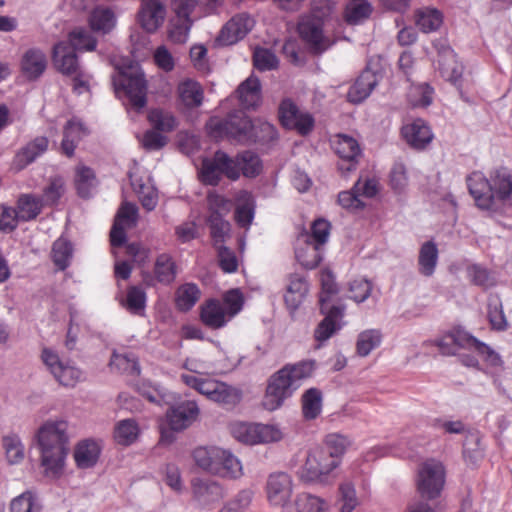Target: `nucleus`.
<instances>
[{
  "label": "nucleus",
  "mask_w": 512,
  "mask_h": 512,
  "mask_svg": "<svg viewBox=\"0 0 512 512\" xmlns=\"http://www.w3.org/2000/svg\"><path fill=\"white\" fill-rule=\"evenodd\" d=\"M350 445L348 437L339 433L328 434L322 447L308 453L305 464L298 472L299 478L306 483H325L328 475L340 465Z\"/></svg>",
  "instance_id": "obj_1"
},
{
  "label": "nucleus",
  "mask_w": 512,
  "mask_h": 512,
  "mask_svg": "<svg viewBox=\"0 0 512 512\" xmlns=\"http://www.w3.org/2000/svg\"><path fill=\"white\" fill-rule=\"evenodd\" d=\"M65 421L44 423L36 435L41 451V464L47 475L58 477L62 474L68 452V436Z\"/></svg>",
  "instance_id": "obj_2"
},
{
  "label": "nucleus",
  "mask_w": 512,
  "mask_h": 512,
  "mask_svg": "<svg viewBox=\"0 0 512 512\" xmlns=\"http://www.w3.org/2000/svg\"><path fill=\"white\" fill-rule=\"evenodd\" d=\"M325 6L320 10L313 8L303 15L297 25L298 34L310 53L321 55L331 48L335 40L325 29V22L330 14V8L325 0Z\"/></svg>",
  "instance_id": "obj_3"
},
{
  "label": "nucleus",
  "mask_w": 512,
  "mask_h": 512,
  "mask_svg": "<svg viewBox=\"0 0 512 512\" xmlns=\"http://www.w3.org/2000/svg\"><path fill=\"white\" fill-rule=\"evenodd\" d=\"M252 120L242 110H234L225 118L212 117L206 124L208 134L215 139L225 137L247 143Z\"/></svg>",
  "instance_id": "obj_4"
},
{
  "label": "nucleus",
  "mask_w": 512,
  "mask_h": 512,
  "mask_svg": "<svg viewBox=\"0 0 512 512\" xmlns=\"http://www.w3.org/2000/svg\"><path fill=\"white\" fill-rule=\"evenodd\" d=\"M445 485V468L440 461L423 462L417 474L416 486L421 500L432 501L440 497Z\"/></svg>",
  "instance_id": "obj_5"
},
{
  "label": "nucleus",
  "mask_w": 512,
  "mask_h": 512,
  "mask_svg": "<svg viewBox=\"0 0 512 512\" xmlns=\"http://www.w3.org/2000/svg\"><path fill=\"white\" fill-rule=\"evenodd\" d=\"M116 92L122 90L129 105L141 110L147 104V81L144 73L139 69L130 68L128 71H121L118 78L113 80Z\"/></svg>",
  "instance_id": "obj_6"
},
{
  "label": "nucleus",
  "mask_w": 512,
  "mask_h": 512,
  "mask_svg": "<svg viewBox=\"0 0 512 512\" xmlns=\"http://www.w3.org/2000/svg\"><path fill=\"white\" fill-rule=\"evenodd\" d=\"M234 167L232 158L226 152L217 150L212 158H205L202 161L200 179L204 184L211 186H217L223 176L235 181L238 179V172Z\"/></svg>",
  "instance_id": "obj_7"
},
{
  "label": "nucleus",
  "mask_w": 512,
  "mask_h": 512,
  "mask_svg": "<svg viewBox=\"0 0 512 512\" xmlns=\"http://www.w3.org/2000/svg\"><path fill=\"white\" fill-rule=\"evenodd\" d=\"M199 408L195 401L186 400L169 405L166 420L169 430L161 429V440L172 442L173 432H179L189 427L197 418Z\"/></svg>",
  "instance_id": "obj_8"
},
{
  "label": "nucleus",
  "mask_w": 512,
  "mask_h": 512,
  "mask_svg": "<svg viewBox=\"0 0 512 512\" xmlns=\"http://www.w3.org/2000/svg\"><path fill=\"white\" fill-rule=\"evenodd\" d=\"M289 375L287 369H280L270 377L263 399L266 410L274 411L280 408L299 388L300 383H294Z\"/></svg>",
  "instance_id": "obj_9"
},
{
  "label": "nucleus",
  "mask_w": 512,
  "mask_h": 512,
  "mask_svg": "<svg viewBox=\"0 0 512 512\" xmlns=\"http://www.w3.org/2000/svg\"><path fill=\"white\" fill-rule=\"evenodd\" d=\"M231 433L236 440L249 445L280 439V431L274 426L258 423H235L231 427Z\"/></svg>",
  "instance_id": "obj_10"
},
{
  "label": "nucleus",
  "mask_w": 512,
  "mask_h": 512,
  "mask_svg": "<svg viewBox=\"0 0 512 512\" xmlns=\"http://www.w3.org/2000/svg\"><path fill=\"white\" fill-rule=\"evenodd\" d=\"M41 358L54 378L65 387H74L82 377V371L69 361H63L50 348L42 350Z\"/></svg>",
  "instance_id": "obj_11"
},
{
  "label": "nucleus",
  "mask_w": 512,
  "mask_h": 512,
  "mask_svg": "<svg viewBox=\"0 0 512 512\" xmlns=\"http://www.w3.org/2000/svg\"><path fill=\"white\" fill-rule=\"evenodd\" d=\"M279 118L284 127L294 129L303 136L312 131L315 123L313 116L301 111L291 99H284L281 102Z\"/></svg>",
  "instance_id": "obj_12"
},
{
  "label": "nucleus",
  "mask_w": 512,
  "mask_h": 512,
  "mask_svg": "<svg viewBox=\"0 0 512 512\" xmlns=\"http://www.w3.org/2000/svg\"><path fill=\"white\" fill-rule=\"evenodd\" d=\"M255 21L247 12L234 15L220 30L216 42L220 46H229L243 39L254 27Z\"/></svg>",
  "instance_id": "obj_13"
},
{
  "label": "nucleus",
  "mask_w": 512,
  "mask_h": 512,
  "mask_svg": "<svg viewBox=\"0 0 512 512\" xmlns=\"http://www.w3.org/2000/svg\"><path fill=\"white\" fill-rule=\"evenodd\" d=\"M167 0H140L137 21L147 33H154L164 23L167 16Z\"/></svg>",
  "instance_id": "obj_14"
},
{
  "label": "nucleus",
  "mask_w": 512,
  "mask_h": 512,
  "mask_svg": "<svg viewBox=\"0 0 512 512\" xmlns=\"http://www.w3.org/2000/svg\"><path fill=\"white\" fill-rule=\"evenodd\" d=\"M437 58L434 63L437 64L441 76L452 83L455 87H461V79L464 67L458 62L454 50L445 44L436 45Z\"/></svg>",
  "instance_id": "obj_15"
},
{
  "label": "nucleus",
  "mask_w": 512,
  "mask_h": 512,
  "mask_svg": "<svg viewBox=\"0 0 512 512\" xmlns=\"http://www.w3.org/2000/svg\"><path fill=\"white\" fill-rule=\"evenodd\" d=\"M266 492L272 506L284 507L289 503L293 492L291 476L286 472L271 473L267 479Z\"/></svg>",
  "instance_id": "obj_16"
},
{
  "label": "nucleus",
  "mask_w": 512,
  "mask_h": 512,
  "mask_svg": "<svg viewBox=\"0 0 512 512\" xmlns=\"http://www.w3.org/2000/svg\"><path fill=\"white\" fill-rule=\"evenodd\" d=\"M452 341L455 344L457 351L459 349L474 350L479 355L483 356L486 361L491 365H498L500 362L499 355L486 343L481 342L469 332L460 327L453 328L449 331Z\"/></svg>",
  "instance_id": "obj_17"
},
{
  "label": "nucleus",
  "mask_w": 512,
  "mask_h": 512,
  "mask_svg": "<svg viewBox=\"0 0 512 512\" xmlns=\"http://www.w3.org/2000/svg\"><path fill=\"white\" fill-rule=\"evenodd\" d=\"M466 182L469 193L480 209L489 210L494 206V192L490 179H487L482 172H472L467 176Z\"/></svg>",
  "instance_id": "obj_18"
},
{
  "label": "nucleus",
  "mask_w": 512,
  "mask_h": 512,
  "mask_svg": "<svg viewBox=\"0 0 512 512\" xmlns=\"http://www.w3.org/2000/svg\"><path fill=\"white\" fill-rule=\"evenodd\" d=\"M344 309L345 307L342 305L333 304L331 306H326L322 303V307H320V313L325 317L317 325L314 331V337L316 341L324 342L341 329V325L338 320L343 317Z\"/></svg>",
  "instance_id": "obj_19"
},
{
  "label": "nucleus",
  "mask_w": 512,
  "mask_h": 512,
  "mask_svg": "<svg viewBox=\"0 0 512 512\" xmlns=\"http://www.w3.org/2000/svg\"><path fill=\"white\" fill-rule=\"evenodd\" d=\"M49 146V139L45 136H37L20 148L15 154L12 166L16 171L25 169L42 156Z\"/></svg>",
  "instance_id": "obj_20"
},
{
  "label": "nucleus",
  "mask_w": 512,
  "mask_h": 512,
  "mask_svg": "<svg viewBox=\"0 0 512 512\" xmlns=\"http://www.w3.org/2000/svg\"><path fill=\"white\" fill-rule=\"evenodd\" d=\"M288 284L284 294V302L290 314H294L303 303L309 291L307 278L303 274L288 275Z\"/></svg>",
  "instance_id": "obj_21"
},
{
  "label": "nucleus",
  "mask_w": 512,
  "mask_h": 512,
  "mask_svg": "<svg viewBox=\"0 0 512 512\" xmlns=\"http://www.w3.org/2000/svg\"><path fill=\"white\" fill-rule=\"evenodd\" d=\"M52 60L55 68L64 75L76 74L79 71L77 53L74 51V47L65 41L54 45Z\"/></svg>",
  "instance_id": "obj_22"
},
{
  "label": "nucleus",
  "mask_w": 512,
  "mask_h": 512,
  "mask_svg": "<svg viewBox=\"0 0 512 512\" xmlns=\"http://www.w3.org/2000/svg\"><path fill=\"white\" fill-rule=\"evenodd\" d=\"M377 85V74L370 69H365L349 88L347 100L353 104H360L370 96Z\"/></svg>",
  "instance_id": "obj_23"
},
{
  "label": "nucleus",
  "mask_w": 512,
  "mask_h": 512,
  "mask_svg": "<svg viewBox=\"0 0 512 512\" xmlns=\"http://www.w3.org/2000/svg\"><path fill=\"white\" fill-rule=\"evenodd\" d=\"M47 57L39 48H30L22 56L21 70L29 80L38 79L46 70Z\"/></svg>",
  "instance_id": "obj_24"
},
{
  "label": "nucleus",
  "mask_w": 512,
  "mask_h": 512,
  "mask_svg": "<svg viewBox=\"0 0 512 512\" xmlns=\"http://www.w3.org/2000/svg\"><path fill=\"white\" fill-rule=\"evenodd\" d=\"M88 134L85 125L77 118L68 120L63 129L61 151L67 157L74 155L77 144Z\"/></svg>",
  "instance_id": "obj_25"
},
{
  "label": "nucleus",
  "mask_w": 512,
  "mask_h": 512,
  "mask_svg": "<svg viewBox=\"0 0 512 512\" xmlns=\"http://www.w3.org/2000/svg\"><path fill=\"white\" fill-rule=\"evenodd\" d=\"M295 256L302 267L314 269L323 259V247L298 237L295 245Z\"/></svg>",
  "instance_id": "obj_26"
},
{
  "label": "nucleus",
  "mask_w": 512,
  "mask_h": 512,
  "mask_svg": "<svg viewBox=\"0 0 512 512\" xmlns=\"http://www.w3.org/2000/svg\"><path fill=\"white\" fill-rule=\"evenodd\" d=\"M402 134L407 143L416 148L423 149L432 141L433 134L423 119H415L411 124L402 128Z\"/></svg>",
  "instance_id": "obj_27"
},
{
  "label": "nucleus",
  "mask_w": 512,
  "mask_h": 512,
  "mask_svg": "<svg viewBox=\"0 0 512 512\" xmlns=\"http://www.w3.org/2000/svg\"><path fill=\"white\" fill-rule=\"evenodd\" d=\"M335 151L343 162H347V166L340 165V169L348 172L355 169L357 158L361 154L358 142L347 135H340L335 146Z\"/></svg>",
  "instance_id": "obj_28"
},
{
  "label": "nucleus",
  "mask_w": 512,
  "mask_h": 512,
  "mask_svg": "<svg viewBox=\"0 0 512 512\" xmlns=\"http://www.w3.org/2000/svg\"><path fill=\"white\" fill-rule=\"evenodd\" d=\"M193 493L196 500L203 506L215 503L223 497L222 487L212 480H195Z\"/></svg>",
  "instance_id": "obj_29"
},
{
  "label": "nucleus",
  "mask_w": 512,
  "mask_h": 512,
  "mask_svg": "<svg viewBox=\"0 0 512 512\" xmlns=\"http://www.w3.org/2000/svg\"><path fill=\"white\" fill-rule=\"evenodd\" d=\"M240 104L245 109L255 108L261 98L260 80L251 75L236 90Z\"/></svg>",
  "instance_id": "obj_30"
},
{
  "label": "nucleus",
  "mask_w": 512,
  "mask_h": 512,
  "mask_svg": "<svg viewBox=\"0 0 512 512\" xmlns=\"http://www.w3.org/2000/svg\"><path fill=\"white\" fill-rule=\"evenodd\" d=\"M100 456V447L93 440L81 441L75 448L74 459L80 469L92 468Z\"/></svg>",
  "instance_id": "obj_31"
},
{
  "label": "nucleus",
  "mask_w": 512,
  "mask_h": 512,
  "mask_svg": "<svg viewBox=\"0 0 512 512\" xmlns=\"http://www.w3.org/2000/svg\"><path fill=\"white\" fill-rule=\"evenodd\" d=\"M234 162V169L238 172V178L242 173L245 177L254 178L258 176L262 169V163L259 156L250 150L238 153L235 158H232Z\"/></svg>",
  "instance_id": "obj_32"
},
{
  "label": "nucleus",
  "mask_w": 512,
  "mask_h": 512,
  "mask_svg": "<svg viewBox=\"0 0 512 512\" xmlns=\"http://www.w3.org/2000/svg\"><path fill=\"white\" fill-rule=\"evenodd\" d=\"M492 191L494 192V201H505L512 194V172L506 168H500L490 174Z\"/></svg>",
  "instance_id": "obj_33"
},
{
  "label": "nucleus",
  "mask_w": 512,
  "mask_h": 512,
  "mask_svg": "<svg viewBox=\"0 0 512 512\" xmlns=\"http://www.w3.org/2000/svg\"><path fill=\"white\" fill-rule=\"evenodd\" d=\"M439 258V251L434 241L424 242L419 250L418 266L419 273L430 277L434 274Z\"/></svg>",
  "instance_id": "obj_34"
},
{
  "label": "nucleus",
  "mask_w": 512,
  "mask_h": 512,
  "mask_svg": "<svg viewBox=\"0 0 512 512\" xmlns=\"http://www.w3.org/2000/svg\"><path fill=\"white\" fill-rule=\"evenodd\" d=\"M89 25L92 31L107 34L116 25L115 13L108 7L97 6L89 15Z\"/></svg>",
  "instance_id": "obj_35"
},
{
  "label": "nucleus",
  "mask_w": 512,
  "mask_h": 512,
  "mask_svg": "<svg viewBox=\"0 0 512 512\" xmlns=\"http://www.w3.org/2000/svg\"><path fill=\"white\" fill-rule=\"evenodd\" d=\"M42 199L33 194H21L18 197L16 210L20 221L27 222L35 219L42 211Z\"/></svg>",
  "instance_id": "obj_36"
},
{
  "label": "nucleus",
  "mask_w": 512,
  "mask_h": 512,
  "mask_svg": "<svg viewBox=\"0 0 512 512\" xmlns=\"http://www.w3.org/2000/svg\"><path fill=\"white\" fill-rule=\"evenodd\" d=\"M178 93L181 102L187 108L199 107L203 102V89L193 80L187 79L179 84Z\"/></svg>",
  "instance_id": "obj_37"
},
{
  "label": "nucleus",
  "mask_w": 512,
  "mask_h": 512,
  "mask_svg": "<svg viewBox=\"0 0 512 512\" xmlns=\"http://www.w3.org/2000/svg\"><path fill=\"white\" fill-rule=\"evenodd\" d=\"M154 275L156 280L164 285L171 284L176 278V263L173 258L167 254H159L154 264Z\"/></svg>",
  "instance_id": "obj_38"
},
{
  "label": "nucleus",
  "mask_w": 512,
  "mask_h": 512,
  "mask_svg": "<svg viewBox=\"0 0 512 512\" xmlns=\"http://www.w3.org/2000/svg\"><path fill=\"white\" fill-rule=\"evenodd\" d=\"M487 317L492 329L505 331L508 322L503 311V304L497 294H490L487 299Z\"/></svg>",
  "instance_id": "obj_39"
},
{
  "label": "nucleus",
  "mask_w": 512,
  "mask_h": 512,
  "mask_svg": "<svg viewBox=\"0 0 512 512\" xmlns=\"http://www.w3.org/2000/svg\"><path fill=\"white\" fill-rule=\"evenodd\" d=\"M51 258L54 265L64 271L73 258V244L64 237L58 238L52 245Z\"/></svg>",
  "instance_id": "obj_40"
},
{
  "label": "nucleus",
  "mask_w": 512,
  "mask_h": 512,
  "mask_svg": "<svg viewBox=\"0 0 512 512\" xmlns=\"http://www.w3.org/2000/svg\"><path fill=\"white\" fill-rule=\"evenodd\" d=\"M218 453L217 471L213 474H219L223 477L237 478L242 475V466L240 461L229 451L220 448Z\"/></svg>",
  "instance_id": "obj_41"
},
{
  "label": "nucleus",
  "mask_w": 512,
  "mask_h": 512,
  "mask_svg": "<svg viewBox=\"0 0 512 512\" xmlns=\"http://www.w3.org/2000/svg\"><path fill=\"white\" fill-rule=\"evenodd\" d=\"M322 409V392L317 388H309L302 395V412L307 420L319 416Z\"/></svg>",
  "instance_id": "obj_42"
},
{
  "label": "nucleus",
  "mask_w": 512,
  "mask_h": 512,
  "mask_svg": "<svg viewBox=\"0 0 512 512\" xmlns=\"http://www.w3.org/2000/svg\"><path fill=\"white\" fill-rule=\"evenodd\" d=\"M201 320L211 328L223 327L226 323L225 311L218 301L211 299L202 308Z\"/></svg>",
  "instance_id": "obj_43"
},
{
  "label": "nucleus",
  "mask_w": 512,
  "mask_h": 512,
  "mask_svg": "<svg viewBox=\"0 0 512 512\" xmlns=\"http://www.w3.org/2000/svg\"><path fill=\"white\" fill-rule=\"evenodd\" d=\"M200 290L194 283L181 285L176 291V306L180 311H189L198 301Z\"/></svg>",
  "instance_id": "obj_44"
},
{
  "label": "nucleus",
  "mask_w": 512,
  "mask_h": 512,
  "mask_svg": "<svg viewBox=\"0 0 512 512\" xmlns=\"http://www.w3.org/2000/svg\"><path fill=\"white\" fill-rule=\"evenodd\" d=\"M321 292L319 296V305L322 303L326 306H331L333 298L339 293L338 284L335 281V276L329 269H324L320 274Z\"/></svg>",
  "instance_id": "obj_45"
},
{
  "label": "nucleus",
  "mask_w": 512,
  "mask_h": 512,
  "mask_svg": "<svg viewBox=\"0 0 512 512\" xmlns=\"http://www.w3.org/2000/svg\"><path fill=\"white\" fill-rule=\"evenodd\" d=\"M41 504L37 495L30 490L13 498L10 502V512H40Z\"/></svg>",
  "instance_id": "obj_46"
},
{
  "label": "nucleus",
  "mask_w": 512,
  "mask_h": 512,
  "mask_svg": "<svg viewBox=\"0 0 512 512\" xmlns=\"http://www.w3.org/2000/svg\"><path fill=\"white\" fill-rule=\"evenodd\" d=\"M148 120L153 129L158 132H171L177 127L175 116L162 109H152L148 114Z\"/></svg>",
  "instance_id": "obj_47"
},
{
  "label": "nucleus",
  "mask_w": 512,
  "mask_h": 512,
  "mask_svg": "<svg viewBox=\"0 0 512 512\" xmlns=\"http://www.w3.org/2000/svg\"><path fill=\"white\" fill-rule=\"evenodd\" d=\"M75 183L78 195L83 199L90 198L92 190L96 186L94 171L86 166L78 168Z\"/></svg>",
  "instance_id": "obj_48"
},
{
  "label": "nucleus",
  "mask_w": 512,
  "mask_h": 512,
  "mask_svg": "<svg viewBox=\"0 0 512 512\" xmlns=\"http://www.w3.org/2000/svg\"><path fill=\"white\" fill-rule=\"evenodd\" d=\"M216 451H220V448L211 447H198L193 451V459L196 465L210 473H214L217 471V461H218V453Z\"/></svg>",
  "instance_id": "obj_49"
},
{
  "label": "nucleus",
  "mask_w": 512,
  "mask_h": 512,
  "mask_svg": "<svg viewBox=\"0 0 512 512\" xmlns=\"http://www.w3.org/2000/svg\"><path fill=\"white\" fill-rule=\"evenodd\" d=\"M255 207L254 198L246 193L235 209V220L239 226L247 228L251 225L255 216Z\"/></svg>",
  "instance_id": "obj_50"
},
{
  "label": "nucleus",
  "mask_w": 512,
  "mask_h": 512,
  "mask_svg": "<svg viewBox=\"0 0 512 512\" xmlns=\"http://www.w3.org/2000/svg\"><path fill=\"white\" fill-rule=\"evenodd\" d=\"M139 428L134 419H124L115 427L114 437L118 444L130 445L138 436Z\"/></svg>",
  "instance_id": "obj_51"
},
{
  "label": "nucleus",
  "mask_w": 512,
  "mask_h": 512,
  "mask_svg": "<svg viewBox=\"0 0 512 512\" xmlns=\"http://www.w3.org/2000/svg\"><path fill=\"white\" fill-rule=\"evenodd\" d=\"M66 42L74 47V51H93L97 45V41L91 32L84 28H77L71 31Z\"/></svg>",
  "instance_id": "obj_52"
},
{
  "label": "nucleus",
  "mask_w": 512,
  "mask_h": 512,
  "mask_svg": "<svg viewBox=\"0 0 512 512\" xmlns=\"http://www.w3.org/2000/svg\"><path fill=\"white\" fill-rule=\"evenodd\" d=\"M140 393L150 402L159 406L170 405L175 399L172 393L160 385L143 384L140 387Z\"/></svg>",
  "instance_id": "obj_53"
},
{
  "label": "nucleus",
  "mask_w": 512,
  "mask_h": 512,
  "mask_svg": "<svg viewBox=\"0 0 512 512\" xmlns=\"http://www.w3.org/2000/svg\"><path fill=\"white\" fill-rule=\"evenodd\" d=\"M276 138L277 132L273 125L268 122H252L247 143H268Z\"/></svg>",
  "instance_id": "obj_54"
},
{
  "label": "nucleus",
  "mask_w": 512,
  "mask_h": 512,
  "mask_svg": "<svg viewBox=\"0 0 512 512\" xmlns=\"http://www.w3.org/2000/svg\"><path fill=\"white\" fill-rule=\"evenodd\" d=\"M372 6L366 0L346 6L344 17L348 24L358 25L370 17Z\"/></svg>",
  "instance_id": "obj_55"
},
{
  "label": "nucleus",
  "mask_w": 512,
  "mask_h": 512,
  "mask_svg": "<svg viewBox=\"0 0 512 512\" xmlns=\"http://www.w3.org/2000/svg\"><path fill=\"white\" fill-rule=\"evenodd\" d=\"M463 456L471 464L478 463L484 457V447L478 433H470L463 444Z\"/></svg>",
  "instance_id": "obj_56"
},
{
  "label": "nucleus",
  "mask_w": 512,
  "mask_h": 512,
  "mask_svg": "<svg viewBox=\"0 0 512 512\" xmlns=\"http://www.w3.org/2000/svg\"><path fill=\"white\" fill-rule=\"evenodd\" d=\"M225 216L208 215L207 223L210 228V234L214 246L221 245L225 242L230 232V223L224 219Z\"/></svg>",
  "instance_id": "obj_57"
},
{
  "label": "nucleus",
  "mask_w": 512,
  "mask_h": 512,
  "mask_svg": "<svg viewBox=\"0 0 512 512\" xmlns=\"http://www.w3.org/2000/svg\"><path fill=\"white\" fill-rule=\"evenodd\" d=\"M194 19L174 17L170 21L169 38L172 42L183 44L187 41Z\"/></svg>",
  "instance_id": "obj_58"
},
{
  "label": "nucleus",
  "mask_w": 512,
  "mask_h": 512,
  "mask_svg": "<svg viewBox=\"0 0 512 512\" xmlns=\"http://www.w3.org/2000/svg\"><path fill=\"white\" fill-rule=\"evenodd\" d=\"M382 334L377 329H370L361 332L357 340V353L360 356H367L381 343Z\"/></svg>",
  "instance_id": "obj_59"
},
{
  "label": "nucleus",
  "mask_w": 512,
  "mask_h": 512,
  "mask_svg": "<svg viewBox=\"0 0 512 512\" xmlns=\"http://www.w3.org/2000/svg\"><path fill=\"white\" fill-rule=\"evenodd\" d=\"M443 22L442 14L437 9H424L417 15L416 24L421 31L429 33L437 30Z\"/></svg>",
  "instance_id": "obj_60"
},
{
  "label": "nucleus",
  "mask_w": 512,
  "mask_h": 512,
  "mask_svg": "<svg viewBox=\"0 0 512 512\" xmlns=\"http://www.w3.org/2000/svg\"><path fill=\"white\" fill-rule=\"evenodd\" d=\"M330 233V223L324 219L315 220L311 226V234L301 233L299 238L312 241L323 247L327 242Z\"/></svg>",
  "instance_id": "obj_61"
},
{
  "label": "nucleus",
  "mask_w": 512,
  "mask_h": 512,
  "mask_svg": "<svg viewBox=\"0 0 512 512\" xmlns=\"http://www.w3.org/2000/svg\"><path fill=\"white\" fill-rule=\"evenodd\" d=\"M216 395L213 398L214 402L223 404L225 406H235L242 398V391L239 388L220 382Z\"/></svg>",
  "instance_id": "obj_62"
},
{
  "label": "nucleus",
  "mask_w": 512,
  "mask_h": 512,
  "mask_svg": "<svg viewBox=\"0 0 512 512\" xmlns=\"http://www.w3.org/2000/svg\"><path fill=\"white\" fill-rule=\"evenodd\" d=\"M127 309L136 315H142L146 307V293L140 286H131L127 291Z\"/></svg>",
  "instance_id": "obj_63"
},
{
  "label": "nucleus",
  "mask_w": 512,
  "mask_h": 512,
  "mask_svg": "<svg viewBox=\"0 0 512 512\" xmlns=\"http://www.w3.org/2000/svg\"><path fill=\"white\" fill-rule=\"evenodd\" d=\"M295 504L298 512H324L327 507L323 499L310 493L299 494Z\"/></svg>",
  "instance_id": "obj_64"
}]
</instances>
